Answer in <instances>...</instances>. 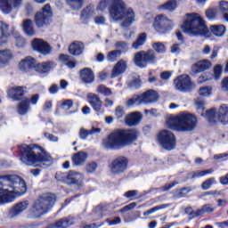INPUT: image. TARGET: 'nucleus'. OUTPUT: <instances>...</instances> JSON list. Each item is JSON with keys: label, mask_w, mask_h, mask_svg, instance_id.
Masks as SVG:
<instances>
[{"label": "nucleus", "mask_w": 228, "mask_h": 228, "mask_svg": "<svg viewBox=\"0 0 228 228\" xmlns=\"http://www.w3.org/2000/svg\"><path fill=\"white\" fill-rule=\"evenodd\" d=\"M21 26L27 37H35L37 35L35 28H33V20L27 19L22 22Z\"/></svg>", "instance_id": "27"}, {"label": "nucleus", "mask_w": 228, "mask_h": 228, "mask_svg": "<svg viewBox=\"0 0 228 228\" xmlns=\"http://www.w3.org/2000/svg\"><path fill=\"white\" fill-rule=\"evenodd\" d=\"M95 220H99L104 216V208L98 206L94 209Z\"/></svg>", "instance_id": "49"}, {"label": "nucleus", "mask_w": 228, "mask_h": 228, "mask_svg": "<svg viewBox=\"0 0 228 228\" xmlns=\"http://www.w3.org/2000/svg\"><path fill=\"white\" fill-rule=\"evenodd\" d=\"M182 31L190 37H208L209 28L206 21L199 13H186L183 23L181 26Z\"/></svg>", "instance_id": "5"}, {"label": "nucleus", "mask_w": 228, "mask_h": 228, "mask_svg": "<svg viewBox=\"0 0 228 228\" xmlns=\"http://www.w3.org/2000/svg\"><path fill=\"white\" fill-rule=\"evenodd\" d=\"M177 184H179V183H177V182L167 183L166 185H164L160 188V191H168V190H172V188H174V186H177Z\"/></svg>", "instance_id": "62"}, {"label": "nucleus", "mask_w": 228, "mask_h": 228, "mask_svg": "<svg viewBox=\"0 0 228 228\" xmlns=\"http://www.w3.org/2000/svg\"><path fill=\"white\" fill-rule=\"evenodd\" d=\"M15 45L16 47H24V45H26V40H24L22 37L18 36L15 39Z\"/></svg>", "instance_id": "64"}, {"label": "nucleus", "mask_w": 228, "mask_h": 228, "mask_svg": "<svg viewBox=\"0 0 228 228\" xmlns=\"http://www.w3.org/2000/svg\"><path fill=\"white\" fill-rule=\"evenodd\" d=\"M159 145L165 151H174L175 149V135L170 130H162L157 136Z\"/></svg>", "instance_id": "8"}, {"label": "nucleus", "mask_w": 228, "mask_h": 228, "mask_svg": "<svg viewBox=\"0 0 228 228\" xmlns=\"http://www.w3.org/2000/svg\"><path fill=\"white\" fill-rule=\"evenodd\" d=\"M13 58V53L10 50L0 51V67L1 65H6L10 60Z\"/></svg>", "instance_id": "33"}, {"label": "nucleus", "mask_w": 228, "mask_h": 228, "mask_svg": "<svg viewBox=\"0 0 228 228\" xmlns=\"http://www.w3.org/2000/svg\"><path fill=\"white\" fill-rule=\"evenodd\" d=\"M94 13V9L88 6L82 11L80 19L81 20H86V19H92Z\"/></svg>", "instance_id": "42"}, {"label": "nucleus", "mask_w": 228, "mask_h": 228, "mask_svg": "<svg viewBox=\"0 0 228 228\" xmlns=\"http://www.w3.org/2000/svg\"><path fill=\"white\" fill-rule=\"evenodd\" d=\"M212 63L209 60H202L194 63L191 68V75L195 76L200 74V72H205V70H209L212 67Z\"/></svg>", "instance_id": "17"}, {"label": "nucleus", "mask_w": 228, "mask_h": 228, "mask_svg": "<svg viewBox=\"0 0 228 228\" xmlns=\"http://www.w3.org/2000/svg\"><path fill=\"white\" fill-rule=\"evenodd\" d=\"M74 106V102L72 100H64L61 102V108L63 110H70Z\"/></svg>", "instance_id": "56"}, {"label": "nucleus", "mask_w": 228, "mask_h": 228, "mask_svg": "<svg viewBox=\"0 0 228 228\" xmlns=\"http://www.w3.org/2000/svg\"><path fill=\"white\" fill-rule=\"evenodd\" d=\"M215 211L214 208H211V205L206 204L200 209H199V213L204 215V213H213Z\"/></svg>", "instance_id": "54"}, {"label": "nucleus", "mask_w": 228, "mask_h": 228, "mask_svg": "<svg viewBox=\"0 0 228 228\" xmlns=\"http://www.w3.org/2000/svg\"><path fill=\"white\" fill-rule=\"evenodd\" d=\"M29 111V99L25 98L19 105H18V113L19 115H26Z\"/></svg>", "instance_id": "35"}, {"label": "nucleus", "mask_w": 228, "mask_h": 228, "mask_svg": "<svg viewBox=\"0 0 228 228\" xmlns=\"http://www.w3.org/2000/svg\"><path fill=\"white\" fill-rule=\"evenodd\" d=\"M219 10L223 15L224 20H225V22H228V2L221 1L219 3Z\"/></svg>", "instance_id": "38"}, {"label": "nucleus", "mask_w": 228, "mask_h": 228, "mask_svg": "<svg viewBox=\"0 0 228 228\" xmlns=\"http://www.w3.org/2000/svg\"><path fill=\"white\" fill-rule=\"evenodd\" d=\"M199 94L201 95V97H209V95L213 94V88H211L209 86H203L199 90Z\"/></svg>", "instance_id": "48"}, {"label": "nucleus", "mask_w": 228, "mask_h": 228, "mask_svg": "<svg viewBox=\"0 0 228 228\" xmlns=\"http://www.w3.org/2000/svg\"><path fill=\"white\" fill-rule=\"evenodd\" d=\"M114 47L117 49V51H120L121 53H127L129 50V43L126 41H117L114 44Z\"/></svg>", "instance_id": "39"}, {"label": "nucleus", "mask_w": 228, "mask_h": 228, "mask_svg": "<svg viewBox=\"0 0 228 228\" xmlns=\"http://www.w3.org/2000/svg\"><path fill=\"white\" fill-rule=\"evenodd\" d=\"M152 47L157 53H165V45L163 43H155Z\"/></svg>", "instance_id": "60"}, {"label": "nucleus", "mask_w": 228, "mask_h": 228, "mask_svg": "<svg viewBox=\"0 0 228 228\" xmlns=\"http://www.w3.org/2000/svg\"><path fill=\"white\" fill-rule=\"evenodd\" d=\"M72 225V222L70 220L65 218V219H61L57 221L55 224L49 225L50 228H68Z\"/></svg>", "instance_id": "36"}, {"label": "nucleus", "mask_w": 228, "mask_h": 228, "mask_svg": "<svg viewBox=\"0 0 228 228\" xmlns=\"http://www.w3.org/2000/svg\"><path fill=\"white\" fill-rule=\"evenodd\" d=\"M54 67H56V63H54L53 61H48L36 64L35 70L39 74H47L51 71V69H54Z\"/></svg>", "instance_id": "24"}, {"label": "nucleus", "mask_w": 228, "mask_h": 228, "mask_svg": "<svg viewBox=\"0 0 228 228\" xmlns=\"http://www.w3.org/2000/svg\"><path fill=\"white\" fill-rule=\"evenodd\" d=\"M59 61L66 65V67H69V69H74L76 67V61L70 55L61 54Z\"/></svg>", "instance_id": "32"}, {"label": "nucleus", "mask_w": 228, "mask_h": 228, "mask_svg": "<svg viewBox=\"0 0 228 228\" xmlns=\"http://www.w3.org/2000/svg\"><path fill=\"white\" fill-rule=\"evenodd\" d=\"M129 88H132V90H138L140 86H142V81L140 80V77H137L135 79L132 80L128 84Z\"/></svg>", "instance_id": "50"}, {"label": "nucleus", "mask_w": 228, "mask_h": 228, "mask_svg": "<svg viewBox=\"0 0 228 228\" xmlns=\"http://www.w3.org/2000/svg\"><path fill=\"white\" fill-rule=\"evenodd\" d=\"M153 28L158 33H167L173 29L174 21L163 14H159L155 17Z\"/></svg>", "instance_id": "11"}, {"label": "nucleus", "mask_w": 228, "mask_h": 228, "mask_svg": "<svg viewBox=\"0 0 228 228\" xmlns=\"http://www.w3.org/2000/svg\"><path fill=\"white\" fill-rule=\"evenodd\" d=\"M134 63L136 67L140 69H145L147 67V62L145 61V56L143 55V52H137L134 56Z\"/></svg>", "instance_id": "30"}, {"label": "nucleus", "mask_w": 228, "mask_h": 228, "mask_svg": "<svg viewBox=\"0 0 228 228\" xmlns=\"http://www.w3.org/2000/svg\"><path fill=\"white\" fill-rule=\"evenodd\" d=\"M142 54L144 56V60L147 63H152V61H154V60H156V53H154V51L150 50V51H142Z\"/></svg>", "instance_id": "43"}, {"label": "nucleus", "mask_w": 228, "mask_h": 228, "mask_svg": "<svg viewBox=\"0 0 228 228\" xmlns=\"http://www.w3.org/2000/svg\"><path fill=\"white\" fill-rule=\"evenodd\" d=\"M170 204H161V205H159V206H156V207H153L152 208L150 209V213H156V211H159L161 209H167V208H170Z\"/></svg>", "instance_id": "57"}, {"label": "nucleus", "mask_w": 228, "mask_h": 228, "mask_svg": "<svg viewBox=\"0 0 228 228\" xmlns=\"http://www.w3.org/2000/svg\"><path fill=\"white\" fill-rule=\"evenodd\" d=\"M26 182L15 175L0 176V204L13 202L15 197H22L26 193Z\"/></svg>", "instance_id": "2"}, {"label": "nucleus", "mask_w": 228, "mask_h": 228, "mask_svg": "<svg viewBox=\"0 0 228 228\" xmlns=\"http://www.w3.org/2000/svg\"><path fill=\"white\" fill-rule=\"evenodd\" d=\"M137 138L138 131L136 130H118L109 134L107 139L102 142V145L104 149L118 151L131 145L133 142H136Z\"/></svg>", "instance_id": "4"}, {"label": "nucleus", "mask_w": 228, "mask_h": 228, "mask_svg": "<svg viewBox=\"0 0 228 228\" xmlns=\"http://www.w3.org/2000/svg\"><path fill=\"white\" fill-rule=\"evenodd\" d=\"M36 65L37 59L33 57H26L19 63V69L23 72H29V70H33V69H35Z\"/></svg>", "instance_id": "20"}, {"label": "nucleus", "mask_w": 228, "mask_h": 228, "mask_svg": "<svg viewBox=\"0 0 228 228\" xmlns=\"http://www.w3.org/2000/svg\"><path fill=\"white\" fill-rule=\"evenodd\" d=\"M56 202V196L53 193H44L40 195L32 205L28 211L31 218H40L43 215L51 209Z\"/></svg>", "instance_id": "7"}, {"label": "nucleus", "mask_w": 228, "mask_h": 228, "mask_svg": "<svg viewBox=\"0 0 228 228\" xmlns=\"http://www.w3.org/2000/svg\"><path fill=\"white\" fill-rule=\"evenodd\" d=\"M20 151L21 152L20 161L28 167H49V165H53V157L44 150L38 153L35 146L22 144Z\"/></svg>", "instance_id": "3"}, {"label": "nucleus", "mask_w": 228, "mask_h": 228, "mask_svg": "<svg viewBox=\"0 0 228 228\" xmlns=\"http://www.w3.org/2000/svg\"><path fill=\"white\" fill-rule=\"evenodd\" d=\"M140 94L134 95L127 101V106H133V104H140Z\"/></svg>", "instance_id": "58"}, {"label": "nucleus", "mask_w": 228, "mask_h": 228, "mask_svg": "<svg viewBox=\"0 0 228 228\" xmlns=\"http://www.w3.org/2000/svg\"><path fill=\"white\" fill-rule=\"evenodd\" d=\"M125 122L130 127L133 126H138V124H140V122H142V114H140L138 112L132 113L126 117Z\"/></svg>", "instance_id": "26"}, {"label": "nucleus", "mask_w": 228, "mask_h": 228, "mask_svg": "<svg viewBox=\"0 0 228 228\" xmlns=\"http://www.w3.org/2000/svg\"><path fill=\"white\" fill-rule=\"evenodd\" d=\"M66 184H77L83 183V175L76 172H69L65 178Z\"/></svg>", "instance_id": "25"}, {"label": "nucleus", "mask_w": 228, "mask_h": 228, "mask_svg": "<svg viewBox=\"0 0 228 228\" xmlns=\"http://www.w3.org/2000/svg\"><path fill=\"white\" fill-rule=\"evenodd\" d=\"M194 104L199 115H200L201 117L204 116V106L206 104V102L201 98H198L195 100Z\"/></svg>", "instance_id": "40"}, {"label": "nucleus", "mask_w": 228, "mask_h": 228, "mask_svg": "<svg viewBox=\"0 0 228 228\" xmlns=\"http://www.w3.org/2000/svg\"><path fill=\"white\" fill-rule=\"evenodd\" d=\"M210 31L215 35V37H222L225 35V26L224 25H212L210 27Z\"/></svg>", "instance_id": "34"}, {"label": "nucleus", "mask_w": 228, "mask_h": 228, "mask_svg": "<svg viewBox=\"0 0 228 228\" xmlns=\"http://www.w3.org/2000/svg\"><path fill=\"white\" fill-rule=\"evenodd\" d=\"M108 7L110 19H113L116 22L122 20L121 28H129L134 22V11L132 8L127 9V5H126L124 1L101 0L97 10L104 12Z\"/></svg>", "instance_id": "1"}, {"label": "nucleus", "mask_w": 228, "mask_h": 228, "mask_svg": "<svg viewBox=\"0 0 228 228\" xmlns=\"http://www.w3.org/2000/svg\"><path fill=\"white\" fill-rule=\"evenodd\" d=\"M87 101L92 108L94 110V111H96L97 113H101V110H102V101L101 100L99 95L89 93L87 94Z\"/></svg>", "instance_id": "19"}, {"label": "nucleus", "mask_w": 228, "mask_h": 228, "mask_svg": "<svg viewBox=\"0 0 228 228\" xmlns=\"http://www.w3.org/2000/svg\"><path fill=\"white\" fill-rule=\"evenodd\" d=\"M28 206H29V201L28 200L17 203L9 210L7 216L8 218H10L11 220H13V218H17L19 215H21L22 213H24V211L28 209Z\"/></svg>", "instance_id": "15"}, {"label": "nucleus", "mask_w": 228, "mask_h": 228, "mask_svg": "<svg viewBox=\"0 0 228 228\" xmlns=\"http://www.w3.org/2000/svg\"><path fill=\"white\" fill-rule=\"evenodd\" d=\"M78 136H79L80 140H86L88 138V136H90V130H86L83 127L80 128Z\"/></svg>", "instance_id": "55"}, {"label": "nucleus", "mask_w": 228, "mask_h": 228, "mask_svg": "<svg viewBox=\"0 0 228 228\" xmlns=\"http://www.w3.org/2000/svg\"><path fill=\"white\" fill-rule=\"evenodd\" d=\"M147 41V34L142 33L138 36L135 42L133 43L132 47L133 49H138L139 47H142L143 44Z\"/></svg>", "instance_id": "37"}, {"label": "nucleus", "mask_w": 228, "mask_h": 228, "mask_svg": "<svg viewBox=\"0 0 228 228\" xmlns=\"http://www.w3.org/2000/svg\"><path fill=\"white\" fill-rule=\"evenodd\" d=\"M122 52L120 50L110 51L107 54V60L108 61L113 62L116 60H118V58H120Z\"/></svg>", "instance_id": "41"}, {"label": "nucleus", "mask_w": 228, "mask_h": 228, "mask_svg": "<svg viewBox=\"0 0 228 228\" xmlns=\"http://www.w3.org/2000/svg\"><path fill=\"white\" fill-rule=\"evenodd\" d=\"M136 208V203H130L125 206L123 208L119 210V213H127V211H131Z\"/></svg>", "instance_id": "61"}, {"label": "nucleus", "mask_w": 228, "mask_h": 228, "mask_svg": "<svg viewBox=\"0 0 228 228\" xmlns=\"http://www.w3.org/2000/svg\"><path fill=\"white\" fill-rule=\"evenodd\" d=\"M216 183V180H215V177H210L201 183V189L204 191H208L209 190V188H211V185Z\"/></svg>", "instance_id": "47"}, {"label": "nucleus", "mask_w": 228, "mask_h": 228, "mask_svg": "<svg viewBox=\"0 0 228 228\" xmlns=\"http://www.w3.org/2000/svg\"><path fill=\"white\" fill-rule=\"evenodd\" d=\"M66 2L72 10H81L83 6V0H66Z\"/></svg>", "instance_id": "44"}, {"label": "nucleus", "mask_w": 228, "mask_h": 228, "mask_svg": "<svg viewBox=\"0 0 228 228\" xmlns=\"http://www.w3.org/2000/svg\"><path fill=\"white\" fill-rule=\"evenodd\" d=\"M127 170V159L126 157H118L110 164V172L114 175L124 174Z\"/></svg>", "instance_id": "13"}, {"label": "nucleus", "mask_w": 228, "mask_h": 228, "mask_svg": "<svg viewBox=\"0 0 228 228\" xmlns=\"http://www.w3.org/2000/svg\"><path fill=\"white\" fill-rule=\"evenodd\" d=\"M94 20L97 26H104L106 24V18L104 16H95Z\"/></svg>", "instance_id": "59"}, {"label": "nucleus", "mask_w": 228, "mask_h": 228, "mask_svg": "<svg viewBox=\"0 0 228 228\" xmlns=\"http://www.w3.org/2000/svg\"><path fill=\"white\" fill-rule=\"evenodd\" d=\"M140 104H152L159 99L158 93L152 89L146 91L145 93L139 94Z\"/></svg>", "instance_id": "18"}, {"label": "nucleus", "mask_w": 228, "mask_h": 228, "mask_svg": "<svg viewBox=\"0 0 228 228\" xmlns=\"http://www.w3.org/2000/svg\"><path fill=\"white\" fill-rule=\"evenodd\" d=\"M53 19V10L49 4H45L39 12L34 16V21L37 28H45L49 26V22Z\"/></svg>", "instance_id": "9"}, {"label": "nucleus", "mask_w": 228, "mask_h": 228, "mask_svg": "<svg viewBox=\"0 0 228 228\" xmlns=\"http://www.w3.org/2000/svg\"><path fill=\"white\" fill-rule=\"evenodd\" d=\"M96 92H98V94H102V95H105V97H110V95L113 94L111 92V89H110L109 87H106V86L104 85L98 86Z\"/></svg>", "instance_id": "45"}, {"label": "nucleus", "mask_w": 228, "mask_h": 228, "mask_svg": "<svg viewBox=\"0 0 228 228\" xmlns=\"http://www.w3.org/2000/svg\"><path fill=\"white\" fill-rule=\"evenodd\" d=\"M80 79L85 85H90L95 81L94 71L90 68H85L80 70Z\"/></svg>", "instance_id": "22"}, {"label": "nucleus", "mask_w": 228, "mask_h": 228, "mask_svg": "<svg viewBox=\"0 0 228 228\" xmlns=\"http://www.w3.org/2000/svg\"><path fill=\"white\" fill-rule=\"evenodd\" d=\"M87 158L88 155L85 151H79L73 155L72 161L77 167H81V165L86 162Z\"/></svg>", "instance_id": "29"}, {"label": "nucleus", "mask_w": 228, "mask_h": 228, "mask_svg": "<svg viewBox=\"0 0 228 228\" xmlns=\"http://www.w3.org/2000/svg\"><path fill=\"white\" fill-rule=\"evenodd\" d=\"M162 8H164V10H167L168 12H174L175 8H177V1L170 0L164 4Z\"/></svg>", "instance_id": "46"}, {"label": "nucleus", "mask_w": 228, "mask_h": 228, "mask_svg": "<svg viewBox=\"0 0 228 228\" xmlns=\"http://www.w3.org/2000/svg\"><path fill=\"white\" fill-rule=\"evenodd\" d=\"M216 112V109H211L210 110L206 111L209 122H216V119L215 118L217 115V118L221 124H224V126L228 124V105H221L217 112Z\"/></svg>", "instance_id": "10"}, {"label": "nucleus", "mask_w": 228, "mask_h": 228, "mask_svg": "<svg viewBox=\"0 0 228 228\" xmlns=\"http://www.w3.org/2000/svg\"><path fill=\"white\" fill-rule=\"evenodd\" d=\"M197 117L190 112H182L167 120V126L173 131L190 133L197 128Z\"/></svg>", "instance_id": "6"}, {"label": "nucleus", "mask_w": 228, "mask_h": 228, "mask_svg": "<svg viewBox=\"0 0 228 228\" xmlns=\"http://www.w3.org/2000/svg\"><path fill=\"white\" fill-rule=\"evenodd\" d=\"M191 191V189L190 188H182L178 191H176V197H178L179 199H182L183 197H186V195H188V193H190Z\"/></svg>", "instance_id": "53"}, {"label": "nucleus", "mask_w": 228, "mask_h": 228, "mask_svg": "<svg viewBox=\"0 0 228 228\" xmlns=\"http://www.w3.org/2000/svg\"><path fill=\"white\" fill-rule=\"evenodd\" d=\"M86 170V172H88V174H92V172H95V170H97V164L94 162H91L87 164Z\"/></svg>", "instance_id": "63"}, {"label": "nucleus", "mask_w": 228, "mask_h": 228, "mask_svg": "<svg viewBox=\"0 0 228 228\" xmlns=\"http://www.w3.org/2000/svg\"><path fill=\"white\" fill-rule=\"evenodd\" d=\"M222 65L217 64L214 67V79H216V81H218V79H220V77H222Z\"/></svg>", "instance_id": "51"}, {"label": "nucleus", "mask_w": 228, "mask_h": 228, "mask_svg": "<svg viewBox=\"0 0 228 228\" xmlns=\"http://www.w3.org/2000/svg\"><path fill=\"white\" fill-rule=\"evenodd\" d=\"M83 49H85L83 43L73 42L69 47V52L74 56H79V54H82Z\"/></svg>", "instance_id": "31"}, {"label": "nucleus", "mask_w": 228, "mask_h": 228, "mask_svg": "<svg viewBox=\"0 0 228 228\" xmlns=\"http://www.w3.org/2000/svg\"><path fill=\"white\" fill-rule=\"evenodd\" d=\"M218 13V10L216 9H208L206 11V17L209 20H213V19H216V14Z\"/></svg>", "instance_id": "52"}, {"label": "nucleus", "mask_w": 228, "mask_h": 228, "mask_svg": "<svg viewBox=\"0 0 228 228\" xmlns=\"http://www.w3.org/2000/svg\"><path fill=\"white\" fill-rule=\"evenodd\" d=\"M175 90L179 92H191L195 88V84L191 82L190 77L187 74L178 76L174 80Z\"/></svg>", "instance_id": "12"}, {"label": "nucleus", "mask_w": 228, "mask_h": 228, "mask_svg": "<svg viewBox=\"0 0 228 228\" xmlns=\"http://www.w3.org/2000/svg\"><path fill=\"white\" fill-rule=\"evenodd\" d=\"M8 97L13 101H19L22 95H24V89L22 86L12 87L7 92Z\"/></svg>", "instance_id": "28"}, {"label": "nucleus", "mask_w": 228, "mask_h": 228, "mask_svg": "<svg viewBox=\"0 0 228 228\" xmlns=\"http://www.w3.org/2000/svg\"><path fill=\"white\" fill-rule=\"evenodd\" d=\"M32 46L34 51H37L40 54H44L47 56V54H51V45L43 39L36 38L32 41Z\"/></svg>", "instance_id": "16"}, {"label": "nucleus", "mask_w": 228, "mask_h": 228, "mask_svg": "<svg viewBox=\"0 0 228 228\" xmlns=\"http://www.w3.org/2000/svg\"><path fill=\"white\" fill-rule=\"evenodd\" d=\"M10 25L4 21H0V45L6 44L10 38Z\"/></svg>", "instance_id": "23"}, {"label": "nucleus", "mask_w": 228, "mask_h": 228, "mask_svg": "<svg viewBox=\"0 0 228 228\" xmlns=\"http://www.w3.org/2000/svg\"><path fill=\"white\" fill-rule=\"evenodd\" d=\"M126 69H127V61L123 59L119 60L112 69L110 77L113 79L118 76H120V74H124L126 72Z\"/></svg>", "instance_id": "21"}, {"label": "nucleus", "mask_w": 228, "mask_h": 228, "mask_svg": "<svg viewBox=\"0 0 228 228\" xmlns=\"http://www.w3.org/2000/svg\"><path fill=\"white\" fill-rule=\"evenodd\" d=\"M22 6V0H0V11L8 15L13 12V8Z\"/></svg>", "instance_id": "14"}]
</instances>
